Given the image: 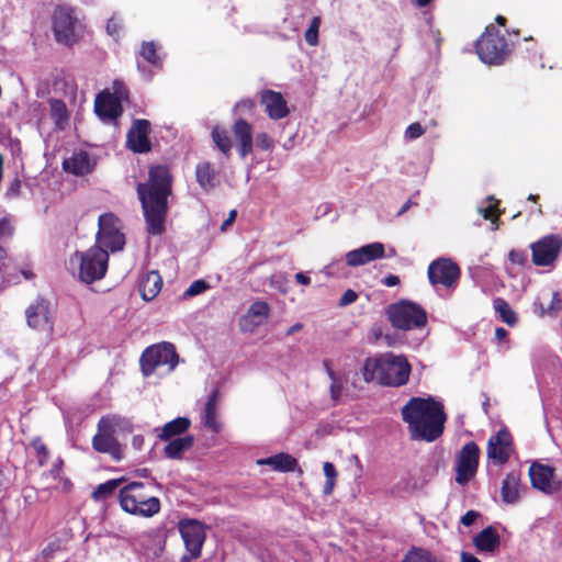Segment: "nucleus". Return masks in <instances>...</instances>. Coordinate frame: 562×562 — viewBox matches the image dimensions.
<instances>
[{"instance_id":"53","label":"nucleus","mask_w":562,"mask_h":562,"mask_svg":"<svg viewBox=\"0 0 562 562\" xmlns=\"http://www.w3.org/2000/svg\"><path fill=\"white\" fill-rule=\"evenodd\" d=\"M120 31H121V25H120L119 21L114 18L109 19L108 23H106L108 34L113 37H117L120 35Z\"/></svg>"},{"instance_id":"63","label":"nucleus","mask_w":562,"mask_h":562,"mask_svg":"<svg viewBox=\"0 0 562 562\" xmlns=\"http://www.w3.org/2000/svg\"><path fill=\"white\" fill-rule=\"evenodd\" d=\"M461 562H481L476 557L469 552H461Z\"/></svg>"},{"instance_id":"14","label":"nucleus","mask_w":562,"mask_h":562,"mask_svg":"<svg viewBox=\"0 0 562 562\" xmlns=\"http://www.w3.org/2000/svg\"><path fill=\"white\" fill-rule=\"evenodd\" d=\"M532 262L538 267L552 265L562 250V236L550 234L530 245Z\"/></svg>"},{"instance_id":"10","label":"nucleus","mask_w":562,"mask_h":562,"mask_svg":"<svg viewBox=\"0 0 562 562\" xmlns=\"http://www.w3.org/2000/svg\"><path fill=\"white\" fill-rule=\"evenodd\" d=\"M52 29L58 43L72 46L80 40L81 25L71 8L59 5L54 10Z\"/></svg>"},{"instance_id":"56","label":"nucleus","mask_w":562,"mask_h":562,"mask_svg":"<svg viewBox=\"0 0 562 562\" xmlns=\"http://www.w3.org/2000/svg\"><path fill=\"white\" fill-rule=\"evenodd\" d=\"M20 188H21V181H20V179H19V178H14V179L11 181V183H10V186H9L8 190H7V195H8V196H14V195H18V194H19V192H20Z\"/></svg>"},{"instance_id":"34","label":"nucleus","mask_w":562,"mask_h":562,"mask_svg":"<svg viewBox=\"0 0 562 562\" xmlns=\"http://www.w3.org/2000/svg\"><path fill=\"white\" fill-rule=\"evenodd\" d=\"M212 139L218 150L225 156L229 157L233 143L228 135V132L220 126H214L211 132Z\"/></svg>"},{"instance_id":"60","label":"nucleus","mask_w":562,"mask_h":562,"mask_svg":"<svg viewBox=\"0 0 562 562\" xmlns=\"http://www.w3.org/2000/svg\"><path fill=\"white\" fill-rule=\"evenodd\" d=\"M63 465H64V461H63L61 459H58V460L54 463V465H53V468H52V470H50V474H52V476H53V477H55V479H56V477H58V476H59V474H60V472H61V470H63Z\"/></svg>"},{"instance_id":"51","label":"nucleus","mask_w":562,"mask_h":562,"mask_svg":"<svg viewBox=\"0 0 562 562\" xmlns=\"http://www.w3.org/2000/svg\"><path fill=\"white\" fill-rule=\"evenodd\" d=\"M255 109V102L251 99H243L235 105V111L250 113Z\"/></svg>"},{"instance_id":"46","label":"nucleus","mask_w":562,"mask_h":562,"mask_svg":"<svg viewBox=\"0 0 562 562\" xmlns=\"http://www.w3.org/2000/svg\"><path fill=\"white\" fill-rule=\"evenodd\" d=\"M560 304H561L560 294L558 292H553L550 305L548 306L547 310H544L541 306L540 315L543 316L544 314H549V315L555 316L558 314V312L560 311Z\"/></svg>"},{"instance_id":"58","label":"nucleus","mask_w":562,"mask_h":562,"mask_svg":"<svg viewBox=\"0 0 562 562\" xmlns=\"http://www.w3.org/2000/svg\"><path fill=\"white\" fill-rule=\"evenodd\" d=\"M382 283L385 285V286H395V285H398L401 283V280L395 274H389L386 277L383 278L382 280Z\"/></svg>"},{"instance_id":"11","label":"nucleus","mask_w":562,"mask_h":562,"mask_svg":"<svg viewBox=\"0 0 562 562\" xmlns=\"http://www.w3.org/2000/svg\"><path fill=\"white\" fill-rule=\"evenodd\" d=\"M119 223V218L113 213H104L99 216L95 247L111 251H117L124 247L125 237L120 231Z\"/></svg>"},{"instance_id":"6","label":"nucleus","mask_w":562,"mask_h":562,"mask_svg":"<svg viewBox=\"0 0 562 562\" xmlns=\"http://www.w3.org/2000/svg\"><path fill=\"white\" fill-rule=\"evenodd\" d=\"M385 312L391 325L396 329H420L427 324L426 310L409 300L392 303L386 307Z\"/></svg>"},{"instance_id":"45","label":"nucleus","mask_w":562,"mask_h":562,"mask_svg":"<svg viewBox=\"0 0 562 562\" xmlns=\"http://www.w3.org/2000/svg\"><path fill=\"white\" fill-rule=\"evenodd\" d=\"M508 260L513 265L524 267L528 262V254L526 250H522V249H512L508 252Z\"/></svg>"},{"instance_id":"21","label":"nucleus","mask_w":562,"mask_h":562,"mask_svg":"<svg viewBox=\"0 0 562 562\" xmlns=\"http://www.w3.org/2000/svg\"><path fill=\"white\" fill-rule=\"evenodd\" d=\"M260 103L271 120H282L290 113L288 102L281 92L271 89H265L260 93Z\"/></svg>"},{"instance_id":"44","label":"nucleus","mask_w":562,"mask_h":562,"mask_svg":"<svg viewBox=\"0 0 562 562\" xmlns=\"http://www.w3.org/2000/svg\"><path fill=\"white\" fill-rule=\"evenodd\" d=\"M209 288H210V284L206 281L199 279V280L193 281L190 284V286L184 291L183 295H184V297H192V296L203 293Z\"/></svg>"},{"instance_id":"1","label":"nucleus","mask_w":562,"mask_h":562,"mask_svg":"<svg viewBox=\"0 0 562 562\" xmlns=\"http://www.w3.org/2000/svg\"><path fill=\"white\" fill-rule=\"evenodd\" d=\"M172 175L165 165L153 166L148 170L146 182L137 184V194L142 204L147 232L161 235L168 211V198L172 193Z\"/></svg>"},{"instance_id":"31","label":"nucleus","mask_w":562,"mask_h":562,"mask_svg":"<svg viewBox=\"0 0 562 562\" xmlns=\"http://www.w3.org/2000/svg\"><path fill=\"white\" fill-rule=\"evenodd\" d=\"M164 448V454L168 459L178 460L189 451L194 445V437L192 435H184L176 439L167 440Z\"/></svg>"},{"instance_id":"3","label":"nucleus","mask_w":562,"mask_h":562,"mask_svg":"<svg viewBox=\"0 0 562 562\" xmlns=\"http://www.w3.org/2000/svg\"><path fill=\"white\" fill-rule=\"evenodd\" d=\"M411 370L405 356L385 352L364 360L362 378L366 383L376 382L383 386L398 387L407 383Z\"/></svg>"},{"instance_id":"12","label":"nucleus","mask_w":562,"mask_h":562,"mask_svg":"<svg viewBox=\"0 0 562 562\" xmlns=\"http://www.w3.org/2000/svg\"><path fill=\"white\" fill-rule=\"evenodd\" d=\"M179 531L187 549L181 562H191V560L198 559L206 538L204 525L194 519L182 520L179 522Z\"/></svg>"},{"instance_id":"30","label":"nucleus","mask_w":562,"mask_h":562,"mask_svg":"<svg viewBox=\"0 0 562 562\" xmlns=\"http://www.w3.org/2000/svg\"><path fill=\"white\" fill-rule=\"evenodd\" d=\"M162 278L158 271L147 272L139 283L140 296L144 301H153L161 291Z\"/></svg>"},{"instance_id":"35","label":"nucleus","mask_w":562,"mask_h":562,"mask_svg":"<svg viewBox=\"0 0 562 562\" xmlns=\"http://www.w3.org/2000/svg\"><path fill=\"white\" fill-rule=\"evenodd\" d=\"M401 562H441L432 552L422 547H412Z\"/></svg>"},{"instance_id":"18","label":"nucleus","mask_w":562,"mask_h":562,"mask_svg":"<svg viewBox=\"0 0 562 562\" xmlns=\"http://www.w3.org/2000/svg\"><path fill=\"white\" fill-rule=\"evenodd\" d=\"M151 127L150 122L145 119H136L133 121L126 134L127 147L137 154H144L151 150L149 139Z\"/></svg>"},{"instance_id":"36","label":"nucleus","mask_w":562,"mask_h":562,"mask_svg":"<svg viewBox=\"0 0 562 562\" xmlns=\"http://www.w3.org/2000/svg\"><path fill=\"white\" fill-rule=\"evenodd\" d=\"M125 481L124 477L112 479L104 483H101L97 486V488L92 492V498L97 502L104 501L109 496H111L115 490Z\"/></svg>"},{"instance_id":"24","label":"nucleus","mask_w":562,"mask_h":562,"mask_svg":"<svg viewBox=\"0 0 562 562\" xmlns=\"http://www.w3.org/2000/svg\"><path fill=\"white\" fill-rule=\"evenodd\" d=\"M26 321L34 329L45 328L50 325L49 303L45 299H37L26 310Z\"/></svg>"},{"instance_id":"22","label":"nucleus","mask_w":562,"mask_h":562,"mask_svg":"<svg viewBox=\"0 0 562 562\" xmlns=\"http://www.w3.org/2000/svg\"><path fill=\"white\" fill-rule=\"evenodd\" d=\"M269 315V304L265 301H256L250 305L247 313L240 317V329L246 333H251L268 319Z\"/></svg>"},{"instance_id":"26","label":"nucleus","mask_w":562,"mask_h":562,"mask_svg":"<svg viewBox=\"0 0 562 562\" xmlns=\"http://www.w3.org/2000/svg\"><path fill=\"white\" fill-rule=\"evenodd\" d=\"M191 426V420L188 417L180 416L166 423L160 429H155L158 439L167 441L183 437Z\"/></svg>"},{"instance_id":"40","label":"nucleus","mask_w":562,"mask_h":562,"mask_svg":"<svg viewBox=\"0 0 562 562\" xmlns=\"http://www.w3.org/2000/svg\"><path fill=\"white\" fill-rule=\"evenodd\" d=\"M323 471L326 477V482L323 487V493L324 495L328 496L334 491L338 473L335 465L331 462H325L323 465Z\"/></svg>"},{"instance_id":"41","label":"nucleus","mask_w":562,"mask_h":562,"mask_svg":"<svg viewBox=\"0 0 562 562\" xmlns=\"http://www.w3.org/2000/svg\"><path fill=\"white\" fill-rule=\"evenodd\" d=\"M50 114L57 124L66 122L69 119L66 103L60 99L49 100Z\"/></svg>"},{"instance_id":"59","label":"nucleus","mask_w":562,"mask_h":562,"mask_svg":"<svg viewBox=\"0 0 562 562\" xmlns=\"http://www.w3.org/2000/svg\"><path fill=\"white\" fill-rule=\"evenodd\" d=\"M236 216H237L236 210H232L228 214V217L223 222V224L221 226V231L225 232L227 229V227L233 224Z\"/></svg>"},{"instance_id":"39","label":"nucleus","mask_w":562,"mask_h":562,"mask_svg":"<svg viewBox=\"0 0 562 562\" xmlns=\"http://www.w3.org/2000/svg\"><path fill=\"white\" fill-rule=\"evenodd\" d=\"M139 55L148 64L156 67L161 66V59L157 53V46L154 42H143L140 45Z\"/></svg>"},{"instance_id":"23","label":"nucleus","mask_w":562,"mask_h":562,"mask_svg":"<svg viewBox=\"0 0 562 562\" xmlns=\"http://www.w3.org/2000/svg\"><path fill=\"white\" fill-rule=\"evenodd\" d=\"M232 132L237 143L239 156L245 158L250 155L254 149L251 124L244 119H237L232 126Z\"/></svg>"},{"instance_id":"38","label":"nucleus","mask_w":562,"mask_h":562,"mask_svg":"<svg viewBox=\"0 0 562 562\" xmlns=\"http://www.w3.org/2000/svg\"><path fill=\"white\" fill-rule=\"evenodd\" d=\"M324 367L326 369V372H327L329 379L331 380L330 387H329L330 398L336 404V403H338V401H339V398L341 396V393H342V390H344V381L341 379H339L336 375V373L333 371V369L329 366V361L328 360L324 361Z\"/></svg>"},{"instance_id":"28","label":"nucleus","mask_w":562,"mask_h":562,"mask_svg":"<svg viewBox=\"0 0 562 562\" xmlns=\"http://www.w3.org/2000/svg\"><path fill=\"white\" fill-rule=\"evenodd\" d=\"M479 552L494 553L501 546V537L493 526H487L473 538Z\"/></svg>"},{"instance_id":"20","label":"nucleus","mask_w":562,"mask_h":562,"mask_svg":"<svg viewBox=\"0 0 562 562\" xmlns=\"http://www.w3.org/2000/svg\"><path fill=\"white\" fill-rule=\"evenodd\" d=\"M385 256V246L383 243L374 241L363 245L346 254V263L349 267H359L367 265Z\"/></svg>"},{"instance_id":"64","label":"nucleus","mask_w":562,"mask_h":562,"mask_svg":"<svg viewBox=\"0 0 562 562\" xmlns=\"http://www.w3.org/2000/svg\"><path fill=\"white\" fill-rule=\"evenodd\" d=\"M508 336V331L503 328V327H497L495 329V338L498 340V341H502L504 339H506Z\"/></svg>"},{"instance_id":"50","label":"nucleus","mask_w":562,"mask_h":562,"mask_svg":"<svg viewBox=\"0 0 562 562\" xmlns=\"http://www.w3.org/2000/svg\"><path fill=\"white\" fill-rule=\"evenodd\" d=\"M13 235V226L7 218L0 220V240L11 237Z\"/></svg>"},{"instance_id":"13","label":"nucleus","mask_w":562,"mask_h":562,"mask_svg":"<svg viewBox=\"0 0 562 562\" xmlns=\"http://www.w3.org/2000/svg\"><path fill=\"white\" fill-rule=\"evenodd\" d=\"M515 453L513 436L507 427H502L487 440L486 457L494 465L506 464Z\"/></svg>"},{"instance_id":"37","label":"nucleus","mask_w":562,"mask_h":562,"mask_svg":"<svg viewBox=\"0 0 562 562\" xmlns=\"http://www.w3.org/2000/svg\"><path fill=\"white\" fill-rule=\"evenodd\" d=\"M494 308L499 314L502 321L508 326H514L517 323L516 313L512 310L508 302L502 297L494 301Z\"/></svg>"},{"instance_id":"19","label":"nucleus","mask_w":562,"mask_h":562,"mask_svg":"<svg viewBox=\"0 0 562 562\" xmlns=\"http://www.w3.org/2000/svg\"><path fill=\"white\" fill-rule=\"evenodd\" d=\"M94 112L104 122H116L123 114V105L115 94L105 89L95 97Z\"/></svg>"},{"instance_id":"27","label":"nucleus","mask_w":562,"mask_h":562,"mask_svg":"<svg viewBox=\"0 0 562 562\" xmlns=\"http://www.w3.org/2000/svg\"><path fill=\"white\" fill-rule=\"evenodd\" d=\"M521 471H509L502 482L501 496L505 504H515L519 501Z\"/></svg>"},{"instance_id":"4","label":"nucleus","mask_w":562,"mask_h":562,"mask_svg":"<svg viewBox=\"0 0 562 562\" xmlns=\"http://www.w3.org/2000/svg\"><path fill=\"white\" fill-rule=\"evenodd\" d=\"M119 502L124 512L140 517H153L161 507L159 498L150 495L144 483L136 481L120 490Z\"/></svg>"},{"instance_id":"29","label":"nucleus","mask_w":562,"mask_h":562,"mask_svg":"<svg viewBox=\"0 0 562 562\" xmlns=\"http://www.w3.org/2000/svg\"><path fill=\"white\" fill-rule=\"evenodd\" d=\"M63 168L66 172L75 176H86L92 170L90 156L87 151L75 153L71 157L63 161Z\"/></svg>"},{"instance_id":"54","label":"nucleus","mask_w":562,"mask_h":562,"mask_svg":"<svg viewBox=\"0 0 562 562\" xmlns=\"http://www.w3.org/2000/svg\"><path fill=\"white\" fill-rule=\"evenodd\" d=\"M480 516V513L476 512V510H468L460 519V522L465 526V527H469L471 526L472 524H474V521L479 518Z\"/></svg>"},{"instance_id":"47","label":"nucleus","mask_w":562,"mask_h":562,"mask_svg":"<svg viewBox=\"0 0 562 562\" xmlns=\"http://www.w3.org/2000/svg\"><path fill=\"white\" fill-rule=\"evenodd\" d=\"M111 94H115L122 104L123 100H128L130 91L122 81L114 80L113 92H111Z\"/></svg>"},{"instance_id":"49","label":"nucleus","mask_w":562,"mask_h":562,"mask_svg":"<svg viewBox=\"0 0 562 562\" xmlns=\"http://www.w3.org/2000/svg\"><path fill=\"white\" fill-rule=\"evenodd\" d=\"M256 143L257 146L263 150H270L273 147V140L267 133H258Z\"/></svg>"},{"instance_id":"48","label":"nucleus","mask_w":562,"mask_h":562,"mask_svg":"<svg viewBox=\"0 0 562 562\" xmlns=\"http://www.w3.org/2000/svg\"><path fill=\"white\" fill-rule=\"evenodd\" d=\"M425 128L422 126L420 123L415 122L407 126L405 130V137L408 139H416L424 135Z\"/></svg>"},{"instance_id":"33","label":"nucleus","mask_w":562,"mask_h":562,"mask_svg":"<svg viewBox=\"0 0 562 562\" xmlns=\"http://www.w3.org/2000/svg\"><path fill=\"white\" fill-rule=\"evenodd\" d=\"M217 173L210 161H203L195 167V179L199 186L206 192L215 188Z\"/></svg>"},{"instance_id":"7","label":"nucleus","mask_w":562,"mask_h":562,"mask_svg":"<svg viewBox=\"0 0 562 562\" xmlns=\"http://www.w3.org/2000/svg\"><path fill=\"white\" fill-rule=\"evenodd\" d=\"M122 418L117 416H102L97 425V432L92 437L91 446L99 453L109 454L112 460L119 462L123 459L122 445L115 437L116 428Z\"/></svg>"},{"instance_id":"5","label":"nucleus","mask_w":562,"mask_h":562,"mask_svg":"<svg viewBox=\"0 0 562 562\" xmlns=\"http://www.w3.org/2000/svg\"><path fill=\"white\" fill-rule=\"evenodd\" d=\"M71 265H78V278L80 281L91 284L101 280L109 263V252L101 247H91L87 251H76L70 257Z\"/></svg>"},{"instance_id":"2","label":"nucleus","mask_w":562,"mask_h":562,"mask_svg":"<svg viewBox=\"0 0 562 562\" xmlns=\"http://www.w3.org/2000/svg\"><path fill=\"white\" fill-rule=\"evenodd\" d=\"M412 440L432 442L443 432L447 419L441 403L431 397H412L402 408Z\"/></svg>"},{"instance_id":"32","label":"nucleus","mask_w":562,"mask_h":562,"mask_svg":"<svg viewBox=\"0 0 562 562\" xmlns=\"http://www.w3.org/2000/svg\"><path fill=\"white\" fill-rule=\"evenodd\" d=\"M258 464L270 465L274 471L278 472H293L299 467L297 460L285 452H280L266 459L258 460Z\"/></svg>"},{"instance_id":"57","label":"nucleus","mask_w":562,"mask_h":562,"mask_svg":"<svg viewBox=\"0 0 562 562\" xmlns=\"http://www.w3.org/2000/svg\"><path fill=\"white\" fill-rule=\"evenodd\" d=\"M526 50L530 54L528 58L532 64H537L541 60V55L539 54L538 47L535 43L531 44V47H527Z\"/></svg>"},{"instance_id":"43","label":"nucleus","mask_w":562,"mask_h":562,"mask_svg":"<svg viewBox=\"0 0 562 562\" xmlns=\"http://www.w3.org/2000/svg\"><path fill=\"white\" fill-rule=\"evenodd\" d=\"M322 23L321 16H314L311 21L308 29L305 32V41L310 46L318 44V31Z\"/></svg>"},{"instance_id":"62","label":"nucleus","mask_w":562,"mask_h":562,"mask_svg":"<svg viewBox=\"0 0 562 562\" xmlns=\"http://www.w3.org/2000/svg\"><path fill=\"white\" fill-rule=\"evenodd\" d=\"M295 280L297 283L302 284V285H308L311 283V278L307 277L305 273L303 272H297L295 274Z\"/></svg>"},{"instance_id":"61","label":"nucleus","mask_w":562,"mask_h":562,"mask_svg":"<svg viewBox=\"0 0 562 562\" xmlns=\"http://www.w3.org/2000/svg\"><path fill=\"white\" fill-rule=\"evenodd\" d=\"M145 439L142 435H135L132 438V447L136 450H140L144 446Z\"/></svg>"},{"instance_id":"16","label":"nucleus","mask_w":562,"mask_h":562,"mask_svg":"<svg viewBox=\"0 0 562 562\" xmlns=\"http://www.w3.org/2000/svg\"><path fill=\"white\" fill-rule=\"evenodd\" d=\"M427 276L432 285L454 288L460 278V268L449 258H438L428 266Z\"/></svg>"},{"instance_id":"42","label":"nucleus","mask_w":562,"mask_h":562,"mask_svg":"<svg viewBox=\"0 0 562 562\" xmlns=\"http://www.w3.org/2000/svg\"><path fill=\"white\" fill-rule=\"evenodd\" d=\"M33 448L40 467L47 463L49 459V450L40 437L33 438L30 442Z\"/></svg>"},{"instance_id":"52","label":"nucleus","mask_w":562,"mask_h":562,"mask_svg":"<svg viewBox=\"0 0 562 562\" xmlns=\"http://www.w3.org/2000/svg\"><path fill=\"white\" fill-rule=\"evenodd\" d=\"M357 299H358V293L356 291L351 290V289H348L341 295V297L339 300V305L340 306H347V305L352 304L353 302H356Z\"/></svg>"},{"instance_id":"55","label":"nucleus","mask_w":562,"mask_h":562,"mask_svg":"<svg viewBox=\"0 0 562 562\" xmlns=\"http://www.w3.org/2000/svg\"><path fill=\"white\" fill-rule=\"evenodd\" d=\"M482 214L485 220H491L492 222H494L495 220L498 218L501 213L498 212L495 205H488L482 210Z\"/></svg>"},{"instance_id":"9","label":"nucleus","mask_w":562,"mask_h":562,"mask_svg":"<svg viewBox=\"0 0 562 562\" xmlns=\"http://www.w3.org/2000/svg\"><path fill=\"white\" fill-rule=\"evenodd\" d=\"M178 362L179 356L171 342H160L147 347L139 359L140 369L145 376L154 374L156 369L162 366H168V372H171Z\"/></svg>"},{"instance_id":"8","label":"nucleus","mask_w":562,"mask_h":562,"mask_svg":"<svg viewBox=\"0 0 562 562\" xmlns=\"http://www.w3.org/2000/svg\"><path fill=\"white\" fill-rule=\"evenodd\" d=\"M476 54L480 59L488 65H499L508 56L510 49L504 35L490 25L476 41Z\"/></svg>"},{"instance_id":"17","label":"nucleus","mask_w":562,"mask_h":562,"mask_svg":"<svg viewBox=\"0 0 562 562\" xmlns=\"http://www.w3.org/2000/svg\"><path fill=\"white\" fill-rule=\"evenodd\" d=\"M480 448L474 441L467 442L457 459L456 482L465 485L475 474L479 467Z\"/></svg>"},{"instance_id":"25","label":"nucleus","mask_w":562,"mask_h":562,"mask_svg":"<svg viewBox=\"0 0 562 562\" xmlns=\"http://www.w3.org/2000/svg\"><path fill=\"white\" fill-rule=\"evenodd\" d=\"M220 390L217 387H214L207 396L202 418L203 425L215 434L220 432L222 429V425L217 420V406L220 403Z\"/></svg>"},{"instance_id":"15","label":"nucleus","mask_w":562,"mask_h":562,"mask_svg":"<svg viewBox=\"0 0 562 562\" xmlns=\"http://www.w3.org/2000/svg\"><path fill=\"white\" fill-rule=\"evenodd\" d=\"M531 486L546 495H554L561 492L562 482L555 480V469L548 464L535 461L529 467Z\"/></svg>"}]
</instances>
